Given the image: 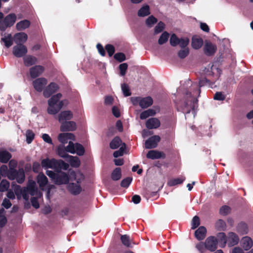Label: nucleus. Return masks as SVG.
Masks as SVG:
<instances>
[{"mask_svg":"<svg viewBox=\"0 0 253 253\" xmlns=\"http://www.w3.org/2000/svg\"><path fill=\"white\" fill-rule=\"evenodd\" d=\"M219 240L213 236L208 237L205 242H200L196 245V248L200 253H206V250L211 252L216 251L217 248Z\"/></svg>","mask_w":253,"mask_h":253,"instance_id":"nucleus-1","label":"nucleus"},{"mask_svg":"<svg viewBox=\"0 0 253 253\" xmlns=\"http://www.w3.org/2000/svg\"><path fill=\"white\" fill-rule=\"evenodd\" d=\"M61 97V93H58L52 96L48 100V107L47 109L48 114L55 115L61 109L64 105L63 101H59Z\"/></svg>","mask_w":253,"mask_h":253,"instance_id":"nucleus-2","label":"nucleus"},{"mask_svg":"<svg viewBox=\"0 0 253 253\" xmlns=\"http://www.w3.org/2000/svg\"><path fill=\"white\" fill-rule=\"evenodd\" d=\"M217 237L219 238V241L221 243L220 247L223 248L227 243L228 246L230 247L237 245L239 241L238 236L234 232H230L228 234L227 238L223 232H220L217 234Z\"/></svg>","mask_w":253,"mask_h":253,"instance_id":"nucleus-3","label":"nucleus"},{"mask_svg":"<svg viewBox=\"0 0 253 253\" xmlns=\"http://www.w3.org/2000/svg\"><path fill=\"white\" fill-rule=\"evenodd\" d=\"M198 102L196 98L181 101L177 105V110L184 114H189L191 110L195 113V108L198 107Z\"/></svg>","mask_w":253,"mask_h":253,"instance_id":"nucleus-4","label":"nucleus"},{"mask_svg":"<svg viewBox=\"0 0 253 253\" xmlns=\"http://www.w3.org/2000/svg\"><path fill=\"white\" fill-rule=\"evenodd\" d=\"M46 174L51 179L52 181L56 185L66 184L69 181V175L65 172L53 171L47 170Z\"/></svg>","mask_w":253,"mask_h":253,"instance_id":"nucleus-5","label":"nucleus"},{"mask_svg":"<svg viewBox=\"0 0 253 253\" xmlns=\"http://www.w3.org/2000/svg\"><path fill=\"white\" fill-rule=\"evenodd\" d=\"M8 178L11 180H16L19 184L23 183L25 179L24 169L19 168L18 170H9Z\"/></svg>","mask_w":253,"mask_h":253,"instance_id":"nucleus-6","label":"nucleus"},{"mask_svg":"<svg viewBox=\"0 0 253 253\" xmlns=\"http://www.w3.org/2000/svg\"><path fill=\"white\" fill-rule=\"evenodd\" d=\"M17 19L15 13H11L3 17L2 21L0 25V31L4 32L7 28L12 27L15 23Z\"/></svg>","mask_w":253,"mask_h":253,"instance_id":"nucleus-7","label":"nucleus"},{"mask_svg":"<svg viewBox=\"0 0 253 253\" xmlns=\"http://www.w3.org/2000/svg\"><path fill=\"white\" fill-rule=\"evenodd\" d=\"M27 47L22 43H18L13 47V54L17 58L22 57L27 53Z\"/></svg>","mask_w":253,"mask_h":253,"instance_id":"nucleus-8","label":"nucleus"},{"mask_svg":"<svg viewBox=\"0 0 253 253\" xmlns=\"http://www.w3.org/2000/svg\"><path fill=\"white\" fill-rule=\"evenodd\" d=\"M47 84V80L44 78H39L33 82V85L35 90L42 92Z\"/></svg>","mask_w":253,"mask_h":253,"instance_id":"nucleus-9","label":"nucleus"},{"mask_svg":"<svg viewBox=\"0 0 253 253\" xmlns=\"http://www.w3.org/2000/svg\"><path fill=\"white\" fill-rule=\"evenodd\" d=\"M161 140V137L159 135H153L146 140L145 147L146 149H152L156 148L158 143Z\"/></svg>","mask_w":253,"mask_h":253,"instance_id":"nucleus-10","label":"nucleus"},{"mask_svg":"<svg viewBox=\"0 0 253 253\" xmlns=\"http://www.w3.org/2000/svg\"><path fill=\"white\" fill-rule=\"evenodd\" d=\"M76 123L74 121H65L61 124L60 129L61 131H73L76 129Z\"/></svg>","mask_w":253,"mask_h":253,"instance_id":"nucleus-11","label":"nucleus"},{"mask_svg":"<svg viewBox=\"0 0 253 253\" xmlns=\"http://www.w3.org/2000/svg\"><path fill=\"white\" fill-rule=\"evenodd\" d=\"M58 89L57 84L55 83H51L43 90V95L45 98H48Z\"/></svg>","mask_w":253,"mask_h":253,"instance_id":"nucleus-12","label":"nucleus"},{"mask_svg":"<svg viewBox=\"0 0 253 253\" xmlns=\"http://www.w3.org/2000/svg\"><path fill=\"white\" fill-rule=\"evenodd\" d=\"M58 164L57 160L55 159H49L46 158L43 159L41 162V166L44 169H53L55 171L56 165Z\"/></svg>","mask_w":253,"mask_h":253,"instance_id":"nucleus-13","label":"nucleus"},{"mask_svg":"<svg viewBox=\"0 0 253 253\" xmlns=\"http://www.w3.org/2000/svg\"><path fill=\"white\" fill-rule=\"evenodd\" d=\"M217 50L216 46L210 42H207L204 47L205 54L207 56L213 55Z\"/></svg>","mask_w":253,"mask_h":253,"instance_id":"nucleus-14","label":"nucleus"},{"mask_svg":"<svg viewBox=\"0 0 253 253\" xmlns=\"http://www.w3.org/2000/svg\"><path fill=\"white\" fill-rule=\"evenodd\" d=\"M44 71V67L41 65H36L30 69V74L32 78L35 79Z\"/></svg>","mask_w":253,"mask_h":253,"instance_id":"nucleus-15","label":"nucleus"},{"mask_svg":"<svg viewBox=\"0 0 253 253\" xmlns=\"http://www.w3.org/2000/svg\"><path fill=\"white\" fill-rule=\"evenodd\" d=\"M58 121L61 124L73 118V114L71 111H63L58 115Z\"/></svg>","mask_w":253,"mask_h":253,"instance_id":"nucleus-16","label":"nucleus"},{"mask_svg":"<svg viewBox=\"0 0 253 253\" xmlns=\"http://www.w3.org/2000/svg\"><path fill=\"white\" fill-rule=\"evenodd\" d=\"M146 157L148 159L154 160L160 158L165 159L166 157V155L163 152L156 150H150L147 154Z\"/></svg>","mask_w":253,"mask_h":253,"instance_id":"nucleus-17","label":"nucleus"},{"mask_svg":"<svg viewBox=\"0 0 253 253\" xmlns=\"http://www.w3.org/2000/svg\"><path fill=\"white\" fill-rule=\"evenodd\" d=\"M161 125L160 121L156 118H151L148 119L146 122V126L148 129H156Z\"/></svg>","mask_w":253,"mask_h":253,"instance_id":"nucleus-18","label":"nucleus"},{"mask_svg":"<svg viewBox=\"0 0 253 253\" xmlns=\"http://www.w3.org/2000/svg\"><path fill=\"white\" fill-rule=\"evenodd\" d=\"M206 234V228L205 226H201L195 231L194 235L198 240L201 241L205 238Z\"/></svg>","mask_w":253,"mask_h":253,"instance_id":"nucleus-19","label":"nucleus"},{"mask_svg":"<svg viewBox=\"0 0 253 253\" xmlns=\"http://www.w3.org/2000/svg\"><path fill=\"white\" fill-rule=\"evenodd\" d=\"M241 244L244 250L248 251L252 247L253 242L251 238L245 236L242 239Z\"/></svg>","mask_w":253,"mask_h":253,"instance_id":"nucleus-20","label":"nucleus"},{"mask_svg":"<svg viewBox=\"0 0 253 253\" xmlns=\"http://www.w3.org/2000/svg\"><path fill=\"white\" fill-rule=\"evenodd\" d=\"M68 189L69 192L74 195L79 194L82 191V188L79 184L71 183L68 185Z\"/></svg>","mask_w":253,"mask_h":253,"instance_id":"nucleus-21","label":"nucleus"},{"mask_svg":"<svg viewBox=\"0 0 253 253\" xmlns=\"http://www.w3.org/2000/svg\"><path fill=\"white\" fill-rule=\"evenodd\" d=\"M14 42L16 43H22L26 42L28 39L27 35L25 33H19L16 34L14 36Z\"/></svg>","mask_w":253,"mask_h":253,"instance_id":"nucleus-22","label":"nucleus"},{"mask_svg":"<svg viewBox=\"0 0 253 253\" xmlns=\"http://www.w3.org/2000/svg\"><path fill=\"white\" fill-rule=\"evenodd\" d=\"M153 100L151 97L147 96L146 97L141 98L139 106L142 108H147L151 106L153 104Z\"/></svg>","mask_w":253,"mask_h":253,"instance_id":"nucleus-23","label":"nucleus"},{"mask_svg":"<svg viewBox=\"0 0 253 253\" xmlns=\"http://www.w3.org/2000/svg\"><path fill=\"white\" fill-rule=\"evenodd\" d=\"M12 157V155L7 150H0V162L7 163Z\"/></svg>","mask_w":253,"mask_h":253,"instance_id":"nucleus-24","label":"nucleus"},{"mask_svg":"<svg viewBox=\"0 0 253 253\" xmlns=\"http://www.w3.org/2000/svg\"><path fill=\"white\" fill-rule=\"evenodd\" d=\"M37 181L41 188L45 186L48 183V179L46 176L42 173H40L37 177Z\"/></svg>","mask_w":253,"mask_h":253,"instance_id":"nucleus-25","label":"nucleus"},{"mask_svg":"<svg viewBox=\"0 0 253 253\" xmlns=\"http://www.w3.org/2000/svg\"><path fill=\"white\" fill-rule=\"evenodd\" d=\"M29 193L32 196H34L38 192V188L36 187V183L34 181H29L27 187H24Z\"/></svg>","mask_w":253,"mask_h":253,"instance_id":"nucleus-26","label":"nucleus"},{"mask_svg":"<svg viewBox=\"0 0 253 253\" xmlns=\"http://www.w3.org/2000/svg\"><path fill=\"white\" fill-rule=\"evenodd\" d=\"M123 143L121 139L119 136L115 137L110 143V147L112 149L118 148Z\"/></svg>","mask_w":253,"mask_h":253,"instance_id":"nucleus-27","label":"nucleus"},{"mask_svg":"<svg viewBox=\"0 0 253 253\" xmlns=\"http://www.w3.org/2000/svg\"><path fill=\"white\" fill-rule=\"evenodd\" d=\"M203 44V40L201 38L193 37L192 39L191 45L195 49L200 48Z\"/></svg>","mask_w":253,"mask_h":253,"instance_id":"nucleus-28","label":"nucleus"},{"mask_svg":"<svg viewBox=\"0 0 253 253\" xmlns=\"http://www.w3.org/2000/svg\"><path fill=\"white\" fill-rule=\"evenodd\" d=\"M72 167L78 168L81 164L80 161L78 157L70 155L66 159Z\"/></svg>","mask_w":253,"mask_h":253,"instance_id":"nucleus-29","label":"nucleus"},{"mask_svg":"<svg viewBox=\"0 0 253 253\" xmlns=\"http://www.w3.org/2000/svg\"><path fill=\"white\" fill-rule=\"evenodd\" d=\"M23 60L24 65L29 67L35 64L37 61V59L32 55H27L24 57Z\"/></svg>","mask_w":253,"mask_h":253,"instance_id":"nucleus-30","label":"nucleus"},{"mask_svg":"<svg viewBox=\"0 0 253 253\" xmlns=\"http://www.w3.org/2000/svg\"><path fill=\"white\" fill-rule=\"evenodd\" d=\"M214 84V83L211 82L209 80L207 79L206 78H202L199 80V84L197 85V87H199L200 88L201 87L204 86L208 84L210 87L212 88V85ZM198 92L200 93L201 92V90L200 88L198 89Z\"/></svg>","mask_w":253,"mask_h":253,"instance_id":"nucleus-31","label":"nucleus"},{"mask_svg":"<svg viewBox=\"0 0 253 253\" xmlns=\"http://www.w3.org/2000/svg\"><path fill=\"white\" fill-rule=\"evenodd\" d=\"M57 164L56 165L55 171L59 172V171H61V169H63L64 170H67L69 167V165L64 162L62 160H57Z\"/></svg>","mask_w":253,"mask_h":253,"instance_id":"nucleus-32","label":"nucleus"},{"mask_svg":"<svg viewBox=\"0 0 253 253\" xmlns=\"http://www.w3.org/2000/svg\"><path fill=\"white\" fill-rule=\"evenodd\" d=\"M30 25V22L28 20H22L16 24V29L18 31L23 30L28 28Z\"/></svg>","mask_w":253,"mask_h":253,"instance_id":"nucleus-33","label":"nucleus"},{"mask_svg":"<svg viewBox=\"0 0 253 253\" xmlns=\"http://www.w3.org/2000/svg\"><path fill=\"white\" fill-rule=\"evenodd\" d=\"M248 228L247 224L243 222L239 223L237 226V231L242 235L248 233Z\"/></svg>","mask_w":253,"mask_h":253,"instance_id":"nucleus-34","label":"nucleus"},{"mask_svg":"<svg viewBox=\"0 0 253 253\" xmlns=\"http://www.w3.org/2000/svg\"><path fill=\"white\" fill-rule=\"evenodd\" d=\"M150 14V7L148 5L143 6L138 11L137 14L139 17H144Z\"/></svg>","mask_w":253,"mask_h":253,"instance_id":"nucleus-35","label":"nucleus"},{"mask_svg":"<svg viewBox=\"0 0 253 253\" xmlns=\"http://www.w3.org/2000/svg\"><path fill=\"white\" fill-rule=\"evenodd\" d=\"M67 151L63 145H60L58 146L57 148V153L58 155L65 159L66 160L70 156L69 154L67 153Z\"/></svg>","mask_w":253,"mask_h":253,"instance_id":"nucleus-36","label":"nucleus"},{"mask_svg":"<svg viewBox=\"0 0 253 253\" xmlns=\"http://www.w3.org/2000/svg\"><path fill=\"white\" fill-rule=\"evenodd\" d=\"M156 112L154 110L149 109L141 113L140 115V118L141 120H144L148 118L149 116H154Z\"/></svg>","mask_w":253,"mask_h":253,"instance_id":"nucleus-37","label":"nucleus"},{"mask_svg":"<svg viewBox=\"0 0 253 253\" xmlns=\"http://www.w3.org/2000/svg\"><path fill=\"white\" fill-rule=\"evenodd\" d=\"M121 240L122 244L126 247H132L131 246V240L129 236L127 235H123L121 236Z\"/></svg>","mask_w":253,"mask_h":253,"instance_id":"nucleus-38","label":"nucleus"},{"mask_svg":"<svg viewBox=\"0 0 253 253\" xmlns=\"http://www.w3.org/2000/svg\"><path fill=\"white\" fill-rule=\"evenodd\" d=\"M215 227L218 231H225L226 229V223L222 219H218L215 223Z\"/></svg>","mask_w":253,"mask_h":253,"instance_id":"nucleus-39","label":"nucleus"},{"mask_svg":"<svg viewBox=\"0 0 253 253\" xmlns=\"http://www.w3.org/2000/svg\"><path fill=\"white\" fill-rule=\"evenodd\" d=\"M121 169L120 168H116L111 173V178L114 181L119 180L121 178Z\"/></svg>","mask_w":253,"mask_h":253,"instance_id":"nucleus-40","label":"nucleus"},{"mask_svg":"<svg viewBox=\"0 0 253 253\" xmlns=\"http://www.w3.org/2000/svg\"><path fill=\"white\" fill-rule=\"evenodd\" d=\"M169 37V34L168 32H164L158 40V43L162 45L165 43L168 40Z\"/></svg>","mask_w":253,"mask_h":253,"instance_id":"nucleus-41","label":"nucleus"},{"mask_svg":"<svg viewBox=\"0 0 253 253\" xmlns=\"http://www.w3.org/2000/svg\"><path fill=\"white\" fill-rule=\"evenodd\" d=\"M1 41L4 42L5 46L9 48L13 44V40L11 34H8L7 37L2 38Z\"/></svg>","mask_w":253,"mask_h":253,"instance_id":"nucleus-42","label":"nucleus"},{"mask_svg":"<svg viewBox=\"0 0 253 253\" xmlns=\"http://www.w3.org/2000/svg\"><path fill=\"white\" fill-rule=\"evenodd\" d=\"M152 189H146L144 192V195L145 198L147 199L157 196L158 191L160 190V189H157L156 191H152Z\"/></svg>","mask_w":253,"mask_h":253,"instance_id":"nucleus-43","label":"nucleus"},{"mask_svg":"<svg viewBox=\"0 0 253 253\" xmlns=\"http://www.w3.org/2000/svg\"><path fill=\"white\" fill-rule=\"evenodd\" d=\"M35 133L32 130L28 129L26 132V142L28 144H30L35 138Z\"/></svg>","mask_w":253,"mask_h":253,"instance_id":"nucleus-44","label":"nucleus"},{"mask_svg":"<svg viewBox=\"0 0 253 253\" xmlns=\"http://www.w3.org/2000/svg\"><path fill=\"white\" fill-rule=\"evenodd\" d=\"M126 148V145L125 143H123L120 148L115 151L113 153V156L115 158H118L120 156H122L124 155V151Z\"/></svg>","mask_w":253,"mask_h":253,"instance_id":"nucleus-45","label":"nucleus"},{"mask_svg":"<svg viewBox=\"0 0 253 253\" xmlns=\"http://www.w3.org/2000/svg\"><path fill=\"white\" fill-rule=\"evenodd\" d=\"M9 182L6 179H3L0 183V192L7 191L9 187Z\"/></svg>","mask_w":253,"mask_h":253,"instance_id":"nucleus-46","label":"nucleus"},{"mask_svg":"<svg viewBox=\"0 0 253 253\" xmlns=\"http://www.w3.org/2000/svg\"><path fill=\"white\" fill-rule=\"evenodd\" d=\"M185 178H177L170 180L168 181V185L170 186H173L177 184H180L183 183L185 180Z\"/></svg>","mask_w":253,"mask_h":253,"instance_id":"nucleus-47","label":"nucleus"},{"mask_svg":"<svg viewBox=\"0 0 253 253\" xmlns=\"http://www.w3.org/2000/svg\"><path fill=\"white\" fill-rule=\"evenodd\" d=\"M122 90L125 97L130 96L131 94L128 85L126 84H123L121 85Z\"/></svg>","mask_w":253,"mask_h":253,"instance_id":"nucleus-48","label":"nucleus"},{"mask_svg":"<svg viewBox=\"0 0 253 253\" xmlns=\"http://www.w3.org/2000/svg\"><path fill=\"white\" fill-rule=\"evenodd\" d=\"M179 39L175 34H172L169 40L170 44L172 46H176L179 42Z\"/></svg>","mask_w":253,"mask_h":253,"instance_id":"nucleus-49","label":"nucleus"},{"mask_svg":"<svg viewBox=\"0 0 253 253\" xmlns=\"http://www.w3.org/2000/svg\"><path fill=\"white\" fill-rule=\"evenodd\" d=\"M79 156H83L84 153V148L83 146L78 143L75 144V152Z\"/></svg>","mask_w":253,"mask_h":253,"instance_id":"nucleus-50","label":"nucleus"},{"mask_svg":"<svg viewBox=\"0 0 253 253\" xmlns=\"http://www.w3.org/2000/svg\"><path fill=\"white\" fill-rule=\"evenodd\" d=\"M200 224V220L199 216H194L191 222V229H195L197 228Z\"/></svg>","mask_w":253,"mask_h":253,"instance_id":"nucleus-51","label":"nucleus"},{"mask_svg":"<svg viewBox=\"0 0 253 253\" xmlns=\"http://www.w3.org/2000/svg\"><path fill=\"white\" fill-rule=\"evenodd\" d=\"M157 22V19L154 16L151 15L149 16L146 20V24L148 27H151L152 26Z\"/></svg>","mask_w":253,"mask_h":253,"instance_id":"nucleus-52","label":"nucleus"},{"mask_svg":"<svg viewBox=\"0 0 253 253\" xmlns=\"http://www.w3.org/2000/svg\"><path fill=\"white\" fill-rule=\"evenodd\" d=\"M165 24L163 22L160 21L155 27L154 34H158L162 32L165 29Z\"/></svg>","mask_w":253,"mask_h":253,"instance_id":"nucleus-53","label":"nucleus"},{"mask_svg":"<svg viewBox=\"0 0 253 253\" xmlns=\"http://www.w3.org/2000/svg\"><path fill=\"white\" fill-rule=\"evenodd\" d=\"M231 211V208L228 206H223L219 209V213L223 216L227 215Z\"/></svg>","mask_w":253,"mask_h":253,"instance_id":"nucleus-54","label":"nucleus"},{"mask_svg":"<svg viewBox=\"0 0 253 253\" xmlns=\"http://www.w3.org/2000/svg\"><path fill=\"white\" fill-rule=\"evenodd\" d=\"M114 58L119 62L124 61L126 59V55L123 52H118L115 54Z\"/></svg>","mask_w":253,"mask_h":253,"instance_id":"nucleus-55","label":"nucleus"},{"mask_svg":"<svg viewBox=\"0 0 253 253\" xmlns=\"http://www.w3.org/2000/svg\"><path fill=\"white\" fill-rule=\"evenodd\" d=\"M131 177H127L122 180L121 182V186L124 188H127L131 182Z\"/></svg>","mask_w":253,"mask_h":253,"instance_id":"nucleus-56","label":"nucleus"},{"mask_svg":"<svg viewBox=\"0 0 253 253\" xmlns=\"http://www.w3.org/2000/svg\"><path fill=\"white\" fill-rule=\"evenodd\" d=\"M105 48L110 57H111L114 54L115 49L113 45L107 44L105 45Z\"/></svg>","mask_w":253,"mask_h":253,"instance_id":"nucleus-57","label":"nucleus"},{"mask_svg":"<svg viewBox=\"0 0 253 253\" xmlns=\"http://www.w3.org/2000/svg\"><path fill=\"white\" fill-rule=\"evenodd\" d=\"M128 67V65L126 63H124L119 65V70L120 71V75L124 76L126 75V70Z\"/></svg>","mask_w":253,"mask_h":253,"instance_id":"nucleus-58","label":"nucleus"},{"mask_svg":"<svg viewBox=\"0 0 253 253\" xmlns=\"http://www.w3.org/2000/svg\"><path fill=\"white\" fill-rule=\"evenodd\" d=\"M189 49L188 48H185L179 51L178 52V55L180 58L183 59L189 54Z\"/></svg>","mask_w":253,"mask_h":253,"instance_id":"nucleus-59","label":"nucleus"},{"mask_svg":"<svg viewBox=\"0 0 253 253\" xmlns=\"http://www.w3.org/2000/svg\"><path fill=\"white\" fill-rule=\"evenodd\" d=\"M0 173L2 176H7L9 174V169L6 165H3L0 167Z\"/></svg>","mask_w":253,"mask_h":253,"instance_id":"nucleus-60","label":"nucleus"},{"mask_svg":"<svg viewBox=\"0 0 253 253\" xmlns=\"http://www.w3.org/2000/svg\"><path fill=\"white\" fill-rule=\"evenodd\" d=\"M19 189L20 190L21 193L22 195L23 198L25 200H28L29 198V192L24 187L23 189H21L20 186L17 185V190Z\"/></svg>","mask_w":253,"mask_h":253,"instance_id":"nucleus-61","label":"nucleus"},{"mask_svg":"<svg viewBox=\"0 0 253 253\" xmlns=\"http://www.w3.org/2000/svg\"><path fill=\"white\" fill-rule=\"evenodd\" d=\"M66 151L72 154L75 153V145L72 141L69 142V144L67 146L65 147Z\"/></svg>","mask_w":253,"mask_h":253,"instance_id":"nucleus-62","label":"nucleus"},{"mask_svg":"<svg viewBox=\"0 0 253 253\" xmlns=\"http://www.w3.org/2000/svg\"><path fill=\"white\" fill-rule=\"evenodd\" d=\"M189 42V40L188 38H181L179 39V42L178 44L181 48H185Z\"/></svg>","mask_w":253,"mask_h":253,"instance_id":"nucleus-63","label":"nucleus"},{"mask_svg":"<svg viewBox=\"0 0 253 253\" xmlns=\"http://www.w3.org/2000/svg\"><path fill=\"white\" fill-rule=\"evenodd\" d=\"M58 139L60 142L63 144L67 143L68 140L67 138L66 133H60L58 135Z\"/></svg>","mask_w":253,"mask_h":253,"instance_id":"nucleus-64","label":"nucleus"}]
</instances>
